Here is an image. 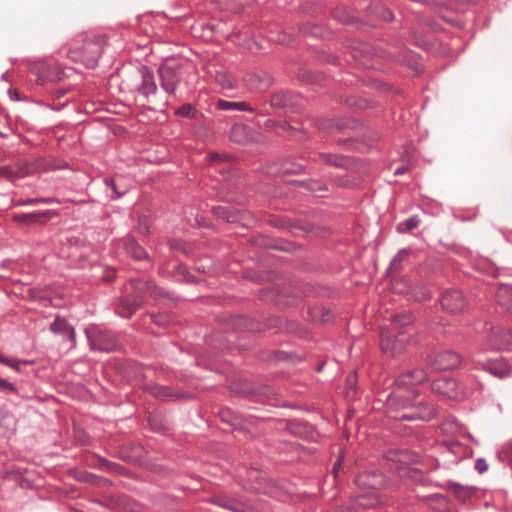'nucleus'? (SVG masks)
Returning <instances> with one entry per match:
<instances>
[{
	"label": "nucleus",
	"mask_w": 512,
	"mask_h": 512,
	"mask_svg": "<svg viewBox=\"0 0 512 512\" xmlns=\"http://www.w3.org/2000/svg\"><path fill=\"white\" fill-rule=\"evenodd\" d=\"M427 378V373L422 368H414L402 373L395 380L394 391L389 395L387 400L388 405H397L398 400L404 397L408 399L410 395H415L416 390L413 386L423 383Z\"/></svg>",
	"instance_id": "f257e3e1"
},
{
	"label": "nucleus",
	"mask_w": 512,
	"mask_h": 512,
	"mask_svg": "<svg viewBox=\"0 0 512 512\" xmlns=\"http://www.w3.org/2000/svg\"><path fill=\"white\" fill-rule=\"evenodd\" d=\"M103 49V40L94 38L84 41L81 45H77L70 49L69 58L81 63L87 68H94Z\"/></svg>",
	"instance_id": "f03ea898"
},
{
	"label": "nucleus",
	"mask_w": 512,
	"mask_h": 512,
	"mask_svg": "<svg viewBox=\"0 0 512 512\" xmlns=\"http://www.w3.org/2000/svg\"><path fill=\"white\" fill-rule=\"evenodd\" d=\"M415 395H410V398H402L398 400L397 405H389L391 408L405 410L400 415H390L392 418L400 420H424L428 421L434 417V410L431 405L427 403L412 404V399Z\"/></svg>",
	"instance_id": "7ed1b4c3"
},
{
	"label": "nucleus",
	"mask_w": 512,
	"mask_h": 512,
	"mask_svg": "<svg viewBox=\"0 0 512 512\" xmlns=\"http://www.w3.org/2000/svg\"><path fill=\"white\" fill-rule=\"evenodd\" d=\"M48 165L43 159H35L31 161H24L17 165L15 169L3 167L0 169V175L8 178L11 181L16 179L31 176L37 172L45 171Z\"/></svg>",
	"instance_id": "20e7f679"
},
{
	"label": "nucleus",
	"mask_w": 512,
	"mask_h": 512,
	"mask_svg": "<svg viewBox=\"0 0 512 512\" xmlns=\"http://www.w3.org/2000/svg\"><path fill=\"white\" fill-rule=\"evenodd\" d=\"M433 392L451 400H461L466 397V390L455 379L441 378L432 383Z\"/></svg>",
	"instance_id": "39448f33"
},
{
	"label": "nucleus",
	"mask_w": 512,
	"mask_h": 512,
	"mask_svg": "<svg viewBox=\"0 0 512 512\" xmlns=\"http://www.w3.org/2000/svg\"><path fill=\"white\" fill-rule=\"evenodd\" d=\"M407 337L404 333L400 332L392 338L390 333L384 329L380 332V345L384 353L394 357L400 354L406 344Z\"/></svg>",
	"instance_id": "423d86ee"
},
{
	"label": "nucleus",
	"mask_w": 512,
	"mask_h": 512,
	"mask_svg": "<svg viewBox=\"0 0 512 512\" xmlns=\"http://www.w3.org/2000/svg\"><path fill=\"white\" fill-rule=\"evenodd\" d=\"M461 363V357L453 351H443L433 355L430 360V366L435 370H448L458 367Z\"/></svg>",
	"instance_id": "0eeeda50"
},
{
	"label": "nucleus",
	"mask_w": 512,
	"mask_h": 512,
	"mask_svg": "<svg viewBox=\"0 0 512 512\" xmlns=\"http://www.w3.org/2000/svg\"><path fill=\"white\" fill-rule=\"evenodd\" d=\"M158 72L162 88L167 93H173L180 82V76L178 75L176 65L166 62L159 68Z\"/></svg>",
	"instance_id": "6e6552de"
},
{
	"label": "nucleus",
	"mask_w": 512,
	"mask_h": 512,
	"mask_svg": "<svg viewBox=\"0 0 512 512\" xmlns=\"http://www.w3.org/2000/svg\"><path fill=\"white\" fill-rule=\"evenodd\" d=\"M441 305L446 311L458 313L465 308L466 300L460 291L449 290L442 296Z\"/></svg>",
	"instance_id": "1a4fd4ad"
},
{
	"label": "nucleus",
	"mask_w": 512,
	"mask_h": 512,
	"mask_svg": "<svg viewBox=\"0 0 512 512\" xmlns=\"http://www.w3.org/2000/svg\"><path fill=\"white\" fill-rule=\"evenodd\" d=\"M356 484L377 492V489L383 484V475L379 472H365L357 477Z\"/></svg>",
	"instance_id": "9d476101"
},
{
	"label": "nucleus",
	"mask_w": 512,
	"mask_h": 512,
	"mask_svg": "<svg viewBox=\"0 0 512 512\" xmlns=\"http://www.w3.org/2000/svg\"><path fill=\"white\" fill-rule=\"evenodd\" d=\"M61 80V73L55 66L43 63L39 66L37 71V81L39 84L45 82H56Z\"/></svg>",
	"instance_id": "9b49d317"
},
{
	"label": "nucleus",
	"mask_w": 512,
	"mask_h": 512,
	"mask_svg": "<svg viewBox=\"0 0 512 512\" xmlns=\"http://www.w3.org/2000/svg\"><path fill=\"white\" fill-rule=\"evenodd\" d=\"M219 416L221 420L235 428L243 429V430H249L248 423L244 418L233 412L230 409H223L220 411Z\"/></svg>",
	"instance_id": "f8f14e48"
},
{
	"label": "nucleus",
	"mask_w": 512,
	"mask_h": 512,
	"mask_svg": "<svg viewBox=\"0 0 512 512\" xmlns=\"http://www.w3.org/2000/svg\"><path fill=\"white\" fill-rule=\"evenodd\" d=\"M50 215L51 213L49 211L28 214H15L13 219L17 223L21 224L44 223L50 218Z\"/></svg>",
	"instance_id": "ddd939ff"
},
{
	"label": "nucleus",
	"mask_w": 512,
	"mask_h": 512,
	"mask_svg": "<svg viewBox=\"0 0 512 512\" xmlns=\"http://www.w3.org/2000/svg\"><path fill=\"white\" fill-rule=\"evenodd\" d=\"M355 502L362 508H372L380 503V497L378 492L367 490L359 493L355 498Z\"/></svg>",
	"instance_id": "4468645a"
},
{
	"label": "nucleus",
	"mask_w": 512,
	"mask_h": 512,
	"mask_svg": "<svg viewBox=\"0 0 512 512\" xmlns=\"http://www.w3.org/2000/svg\"><path fill=\"white\" fill-rule=\"evenodd\" d=\"M50 330L53 333L67 336L69 340L74 341V329L63 318L57 317L55 321L51 324Z\"/></svg>",
	"instance_id": "2eb2a0df"
},
{
	"label": "nucleus",
	"mask_w": 512,
	"mask_h": 512,
	"mask_svg": "<svg viewBox=\"0 0 512 512\" xmlns=\"http://www.w3.org/2000/svg\"><path fill=\"white\" fill-rule=\"evenodd\" d=\"M492 345L495 348H502L512 343V333L508 330L497 328L492 331Z\"/></svg>",
	"instance_id": "dca6fc26"
},
{
	"label": "nucleus",
	"mask_w": 512,
	"mask_h": 512,
	"mask_svg": "<svg viewBox=\"0 0 512 512\" xmlns=\"http://www.w3.org/2000/svg\"><path fill=\"white\" fill-rule=\"evenodd\" d=\"M496 300L499 305L507 311L512 310V286L501 285L496 293Z\"/></svg>",
	"instance_id": "f3484780"
},
{
	"label": "nucleus",
	"mask_w": 512,
	"mask_h": 512,
	"mask_svg": "<svg viewBox=\"0 0 512 512\" xmlns=\"http://www.w3.org/2000/svg\"><path fill=\"white\" fill-rule=\"evenodd\" d=\"M214 503L229 512H245V506L234 499L217 497L215 498Z\"/></svg>",
	"instance_id": "a211bd4d"
},
{
	"label": "nucleus",
	"mask_w": 512,
	"mask_h": 512,
	"mask_svg": "<svg viewBox=\"0 0 512 512\" xmlns=\"http://www.w3.org/2000/svg\"><path fill=\"white\" fill-rule=\"evenodd\" d=\"M245 82L250 89L259 91L265 90L271 84V81L268 77L263 79L256 74L247 75Z\"/></svg>",
	"instance_id": "6ab92c4d"
},
{
	"label": "nucleus",
	"mask_w": 512,
	"mask_h": 512,
	"mask_svg": "<svg viewBox=\"0 0 512 512\" xmlns=\"http://www.w3.org/2000/svg\"><path fill=\"white\" fill-rule=\"evenodd\" d=\"M486 369L493 375L499 378L508 377L511 374V370L507 365L502 361H496L487 364Z\"/></svg>",
	"instance_id": "aec40b11"
},
{
	"label": "nucleus",
	"mask_w": 512,
	"mask_h": 512,
	"mask_svg": "<svg viewBox=\"0 0 512 512\" xmlns=\"http://www.w3.org/2000/svg\"><path fill=\"white\" fill-rule=\"evenodd\" d=\"M126 252L131 255L133 258L141 260L146 257V252L144 249L139 246V244L134 240H128L125 244Z\"/></svg>",
	"instance_id": "412c9836"
},
{
	"label": "nucleus",
	"mask_w": 512,
	"mask_h": 512,
	"mask_svg": "<svg viewBox=\"0 0 512 512\" xmlns=\"http://www.w3.org/2000/svg\"><path fill=\"white\" fill-rule=\"evenodd\" d=\"M218 108L222 110H239L250 111V106L245 102H230L226 100H219L217 103Z\"/></svg>",
	"instance_id": "4be33fe9"
},
{
	"label": "nucleus",
	"mask_w": 512,
	"mask_h": 512,
	"mask_svg": "<svg viewBox=\"0 0 512 512\" xmlns=\"http://www.w3.org/2000/svg\"><path fill=\"white\" fill-rule=\"evenodd\" d=\"M157 89V86L155 84L153 75L150 72H146L143 74V82L140 88V91L144 95H148L151 93H154Z\"/></svg>",
	"instance_id": "5701e85b"
},
{
	"label": "nucleus",
	"mask_w": 512,
	"mask_h": 512,
	"mask_svg": "<svg viewBox=\"0 0 512 512\" xmlns=\"http://www.w3.org/2000/svg\"><path fill=\"white\" fill-rule=\"evenodd\" d=\"M121 303V310L119 311V314L124 318H129L138 307V302L128 298L123 299Z\"/></svg>",
	"instance_id": "b1692460"
},
{
	"label": "nucleus",
	"mask_w": 512,
	"mask_h": 512,
	"mask_svg": "<svg viewBox=\"0 0 512 512\" xmlns=\"http://www.w3.org/2000/svg\"><path fill=\"white\" fill-rule=\"evenodd\" d=\"M135 288L145 290L147 293L155 297L164 295V291L152 282H146L144 284L142 282H137Z\"/></svg>",
	"instance_id": "393cba45"
},
{
	"label": "nucleus",
	"mask_w": 512,
	"mask_h": 512,
	"mask_svg": "<svg viewBox=\"0 0 512 512\" xmlns=\"http://www.w3.org/2000/svg\"><path fill=\"white\" fill-rule=\"evenodd\" d=\"M320 158L323 162L336 166V167H344L346 166V160L342 157H338L336 155L331 154H320Z\"/></svg>",
	"instance_id": "a878e982"
},
{
	"label": "nucleus",
	"mask_w": 512,
	"mask_h": 512,
	"mask_svg": "<svg viewBox=\"0 0 512 512\" xmlns=\"http://www.w3.org/2000/svg\"><path fill=\"white\" fill-rule=\"evenodd\" d=\"M310 316L315 322H327L330 320V314L328 311H324L323 309H313L310 311Z\"/></svg>",
	"instance_id": "bb28decb"
},
{
	"label": "nucleus",
	"mask_w": 512,
	"mask_h": 512,
	"mask_svg": "<svg viewBox=\"0 0 512 512\" xmlns=\"http://www.w3.org/2000/svg\"><path fill=\"white\" fill-rule=\"evenodd\" d=\"M152 394L162 400L168 399L173 396L172 391L168 387L156 386L152 389Z\"/></svg>",
	"instance_id": "cd10ccee"
},
{
	"label": "nucleus",
	"mask_w": 512,
	"mask_h": 512,
	"mask_svg": "<svg viewBox=\"0 0 512 512\" xmlns=\"http://www.w3.org/2000/svg\"><path fill=\"white\" fill-rule=\"evenodd\" d=\"M246 133V127L243 125H235L231 129L230 137L233 141L241 143L243 141L242 136Z\"/></svg>",
	"instance_id": "c85d7f7f"
},
{
	"label": "nucleus",
	"mask_w": 512,
	"mask_h": 512,
	"mask_svg": "<svg viewBox=\"0 0 512 512\" xmlns=\"http://www.w3.org/2000/svg\"><path fill=\"white\" fill-rule=\"evenodd\" d=\"M417 455H414L409 452L402 451L397 454V461L403 463V464H412L417 462Z\"/></svg>",
	"instance_id": "c756f323"
},
{
	"label": "nucleus",
	"mask_w": 512,
	"mask_h": 512,
	"mask_svg": "<svg viewBox=\"0 0 512 512\" xmlns=\"http://www.w3.org/2000/svg\"><path fill=\"white\" fill-rule=\"evenodd\" d=\"M217 81L222 85L224 89H233L235 84L234 80L227 74L220 73L217 75Z\"/></svg>",
	"instance_id": "7c9ffc66"
},
{
	"label": "nucleus",
	"mask_w": 512,
	"mask_h": 512,
	"mask_svg": "<svg viewBox=\"0 0 512 512\" xmlns=\"http://www.w3.org/2000/svg\"><path fill=\"white\" fill-rule=\"evenodd\" d=\"M394 321L400 326H406L412 322V315L410 313H403L394 316Z\"/></svg>",
	"instance_id": "2f4dec72"
},
{
	"label": "nucleus",
	"mask_w": 512,
	"mask_h": 512,
	"mask_svg": "<svg viewBox=\"0 0 512 512\" xmlns=\"http://www.w3.org/2000/svg\"><path fill=\"white\" fill-rule=\"evenodd\" d=\"M302 170V166L299 164H283L279 172L281 174H293V173H299Z\"/></svg>",
	"instance_id": "473e14b6"
},
{
	"label": "nucleus",
	"mask_w": 512,
	"mask_h": 512,
	"mask_svg": "<svg viewBox=\"0 0 512 512\" xmlns=\"http://www.w3.org/2000/svg\"><path fill=\"white\" fill-rule=\"evenodd\" d=\"M194 108L190 104H185L182 107L178 108L176 110V114L185 116V117H192L194 116Z\"/></svg>",
	"instance_id": "72a5a7b5"
},
{
	"label": "nucleus",
	"mask_w": 512,
	"mask_h": 512,
	"mask_svg": "<svg viewBox=\"0 0 512 512\" xmlns=\"http://www.w3.org/2000/svg\"><path fill=\"white\" fill-rule=\"evenodd\" d=\"M0 363L7 365V366L18 371L19 365H20V363H22V361L6 358V357L0 355Z\"/></svg>",
	"instance_id": "f704fd0d"
},
{
	"label": "nucleus",
	"mask_w": 512,
	"mask_h": 512,
	"mask_svg": "<svg viewBox=\"0 0 512 512\" xmlns=\"http://www.w3.org/2000/svg\"><path fill=\"white\" fill-rule=\"evenodd\" d=\"M305 185H306V188L312 192L325 190L324 186L318 181L312 180V181H309L308 183H306Z\"/></svg>",
	"instance_id": "c9c22d12"
},
{
	"label": "nucleus",
	"mask_w": 512,
	"mask_h": 512,
	"mask_svg": "<svg viewBox=\"0 0 512 512\" xmlns=\"http://www.w3.org/2000/svg\"><path fill=\"white\" fill-rule=\"evenodd\" d=\"M475 468L479 473H484L488 470V464L484 459H478Z\"/></svg>",
	"instance_id": "e433bc0d"
},
{
	"label": "nucleus",
	"mask_w": 512,
	"mask_h": 512,
	"mask_svg": "<svg viewBox=\"0 0 512 512\" xmlns=\"http://www.w3.org/2000/svg\"><path fill=\"white\" fill-rule=\"evenodd\" d=\"M404 225L405 229L407 231H410L418 226V220L415 218H410L407 221H405Z\"/></svg>",
	"instance_id": "4c0bfd02"
},
{
	"label": "nucleus",
	"mask_w": 512,
	"mask_h": 512,
	"mask_svg": "<svg viewBox=\"0 0 512 512\" xmlns=\"http://www.w3.org/2000/svg\"><path fill=\"white\" fill-rule=\"evenodd\" d=\"M380 17L384 21H390L392 20V13L386 8H381Z\"/></svg>",
	"instance_id": "58836bf2"
},
{
	"label": "nucleus",
	"mask_w": 512,
	"mask_h": 512,
	"mask_svg": "<svg viewBox=\"0 0 512 512\" xmlns=\"http://www.w3.org/2000/svg\"><path fill=\"white\" fill-rule=\"evenodd\" d=\"M0 388L1 389H8V390H11V391L15 390L14 386L10 382H8V381H6L4 379H1V378H0Z\"/></svg>",
	"instance_id": "ea45409f"
},
{
	"label": "nucleus",
	"mask_w": 512,
	"mask_h": 512,
	"mask_svg": "<svg viewBox=\"0 0 512 512\" xmlns=\"http://www.w3.org/2000/svg\"><path fill=\"white\" fill-rule=\"evenodd\" d=\"M347 385L351 388V389H354L355 385H356V376L355 374H352V375H349L347 377Z\"/></svg>",
	"instance_id": "a19ab883"
},
{
	"label": "nucleus",
	"mask_w": 512,
	"mask_h": 512,
	"mask_svg": "<svg viewBox=\"0 0 512 512\" xmlns=\"http://www.w3.org/2000/svg\"><path fill=\"white\" fill-rule=\"evenodd\" d=\"M341 467H342V461H341V459H338L336 461V463L334 464V466H333V473H334L335 476H337V474L340 471Z\"/></svg>",
	"instance_id": "79ce46f5"
},
{
	"label": "nucleus",
	"mask_w": 512,
	"mask_h": 512,
	"mask_svg": "<svg viewBox=\"0 0 512 512\" xmlns=\"http://www.w3.org/2000/svg\"><path fill=\"white\" fill-rule=\"evenodd\" d=\"M419 470L417 468H413L409 470L410 477L414 480H419Z\"/></svg>",
	"instance_id": "37998d69"
},
{
	"label": "nucleus",
	"mask_w": 512,
	"mask_h": 512,
	"mask_svg": "<svg viewBox=\"0 0 512 512\" xmlns=\"http://www.w3.org/2000/svg\"><path fill=\"white\" fill-rule=\"evenodd\" d=\"M99 349L109 351L113 348V345H99Z\"/></svg>",
	"instance_id": "c03bdc74"
},
{
	"label": "nucleus",
	"mask_w": 512,
	"mask_h": 512,
	"mask_svg": "<svg viewBox=\"0 0 512 512\" xmlns=\"http://www.w3.org/2000/svg\"><path fill=\"white\" fill-rule=\"evenodd\" d=\"M405 171H406V169H405V168H397V169L395 170V172H394V173H395L396 175H399V174H403V173H405Z\"/></svg>",
	"instance_id": "a18cd8bd"
},
{
	"label": "nucleus",
	"mask_w": 512,
	"mask_h": 512,
	"mask_svg": "<svg viewBox=\"0 0 512 512\" xmlns=\"http://www.w3.org/2000/svg\"><path fill=\"white\" fill-rule=\"evenodd\" d=\"M154 322L156 324H162V317L161 316L154 317Z\"/></svg>",
	"instance_id": "49530a36"
},
{
	"label": "nucleus",
	"mask_w": 512,
	"mask_h": 512,
	"mask_svg": "<svg viewBox=\"0 0 512 512\" xmlns=\"http://www.w3.org/2000/svg\"><path fill=\"white\" fill-rule=\"evenodd\" d=\"M139 229L142 233H148V227L146 225L145 226L140 225Z\"/></svg>",
	"instance_id": "de8ad7c7"
},
{
	"label": "nucleus",
	"mask_w": 512,
	"mask_h": 512,
	"mask_svg": "<svg viewBox=\"0 0 512 512\" xmlns=\"http://www.w3.org/2000/svg\"><path fill=\"white\" fill-rule=\"evenodd\" d=\"M337 184H338V185H340V186H346V185H347L345 181H342V180H341V177H339V178L337 179Z\"/></svg>",
	"instance_id": "09e8293b"
},
{
	"label": "nucleus",
	"mask_w": 512,
	"mask_h": 512,
	"mask_svg": "<svg viewBox=\"0 0 512 512\" xmlns=\"http://www.w3.org/2000/svg\"><path fill=\"white\" fill-rule=\"evenodd\" d=\"M210 157H211V160H213V161L219 158V156L217 154H211Z\"/></svg>",
	"instance_id": "8fccbe9b"
},
{
	"label": "nucleus",
	"mask_w": 512,
	"mask_h": 512,
	"mask_svg": "<svg viewBox=\"0 0 512 512\" xmlns=\"http://www.w3.org/2000/svg\"><path fill=\"white\" fill-rule=\"evenodd\" d=\"M39 200L38 199H30L27 203H34V202H38ZM42 202H45L46 200H41Z\"/></svg>",
	"instance_id": "3c124183"
},
{
	"label": "nucleus",
	"mask_w": 512,
	"mask_h": 512,
	"mask_svg": "<svg viewBox=\"0 0 512 512\" xmlns=\"http://www.w3.org/2000/svg\"><path fill=\"white\" fill-rule=\"evenodd\" d=\"M113 191L115 193H117L118 196H120L123 193V192H118L115 185H113Z\"/></svg>",
	"instance_id": "603ef678"
},
{
	"label": "nucleus",
	"mask_w": 512,
	"mask_h": 512,
	"mask_svg": "<svg viewBox=\"0 0 512 512\" xmlns=\"http://www.w3.org/2000/svg\"><path fill=\"white\" fill-rule=\"evenodd\" d=\"M472 494V490L467 489V496H470Z\"/></svg>",
	"instance_id": "864d4df0"
},
{
	"label": "nucleus",
	"mask_w": 512,
	"mask_h": 512,
	"mask_svg": "<svg viewBox=\"0 0 512 512\" xmlns=\"http://www.w3.org/2000/svg\"><path fill=\"white\" fill-rule=\"evenodd\" d=\"M105 278H106V280H111L112 276H106Z\"/></svg>",
	"instance_id": "5fc2aeb1"
},
{
	"label": "nucleus",
	"mask_w": 512,
	"mask_h": 512,
	"mask_svg": "<svg viewBox=\"0 0 512 512\" xmlns=\"http://www.w3.org/2000/svg\"><path fill=\"white\" fill-rule=\"evenodd\" d=\"M63 93H64V92H62V93H60L59 95H57V98H60V96H63Z\"/></svg>",
	"instance_id": "6e6d98bb"
},
{
	"label": "nucleus",
	"mask_w": 512,
	"mask_h": 512,
	"mask_svg": "<svg viewBox=\"0 0 512 512\" xmlns=\"http://www.w3.org/2000/svg\"><path fill=\"white\" fill-rule=\"evenodd\" d=\"M63 93H64V92H62V93H60L59 95H57V98H60V96H63Z\"/></svg>",
	"instance_id": "4d7b16f0"
}]
</instances>
